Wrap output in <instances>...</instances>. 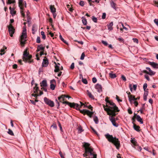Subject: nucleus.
Instances as JSON below:
<instances>
[{"label": "nucleus", "mask_w": 158, "mask_h": 158, "mask_svg": "<svg viewBox=\"0 0 158 158\" xmlns=\"http://www.w3.org/2000/svg\"><path fill=\"white\" fill-rule=\"evenodd\" d=\"M55 69L54 70V71L55 72H59V71L60 70V67H59V66L60 65V64L59 63H58L57 64H56V63H55Z\"/></svg>", "instance_id": "a211bd4d"}, {"label": "nucleus", "mask_w": 158, "mask_h": 158, "mask_svg": "<svg viewBox=\"0 0 158 158\" xmlns=\"http://www.w3.org/2000/svg\"><path fill=\"white\" fill-rule=\"evenodd\" d=\"M97 81V80L95 77H93L92 79V81L94 83H95Z\"/></svg>", "instance_id": "5fc2aeb1"}, {"label": "nucleus", "mask_w": 158, "mask_h": 158, "mask_svg": "<svg viewBox=\"0 0 158 158\" xmlns=\"http://www.w3.org/2000/svg\"><path fill=\"white\" fill-rule=\"evenodd\" d=\"M36 42L37 43H40L41 42L40 37L39 36H38L36 40Z\"/></svg>", "instance_id": "58836bf2"}, {"label": "nucleus", "mask_w": 158, "mask_h": 158, "mask_svg": "<svg viewBox=\"0 0 158 158\" xmlns=\"http://www.w3.org/2000/svg\"><path fill=\"white\" fill-rule=\"evenodd\" d=\"M37 84H35V87H36V88L35 89L34 91V93H35L36 92L38 91V90H39V88H38V87H37Z\"/></svg>", "instance_id": "37998d69"}, {"label": "nucleus", "mask_w": 158, "mask_h": 158, "mask_svg": "<svg viewBox=\"0 0 158 158\" xmlns=\"http://www.w3.org/2000/svg\"><path fill=\"white\" fill-rule=\"evenodd\" d=\"M37 30V28L36 25L35 24H34L32 26V33L33 34H35V32Z\"/></svg>", "instance_id": "6ab92c4d"}, {"label": "nucleus", "mask_w": 158, "mask_h": 158, "mask_svg": "<svg viewBox=\"0 0 158 158\" xmlns=\"http://www.w3.org/2000/svg\"><path fill=\"white\" fill-rule=\"evenodd\" d=\"M26 32H22L20 36L21 39L24 40H26V39L27 37Z\"/></svg>", "instance_id": "dca6fc26"}, {"label": "nucleus", "mask_w": 158, "mask_h": 158, "mask_svg": "<svg viewBox=\"0 0 158 158\" xmlns=\"http://www.w3.org/2000/svg\"><path fill=\"white\" fill-rule=\"evenodd\" d=\"M106 14L105 13H103L102 14V19H104L106 18Z\"/></svg>", "instance_id": "3c124183"}, {"label": "nucleus", "mask_w": 158, "mask_h": 158, "mask_svg": "<svg viewBox=\"0 0 158 158\" xmlns=\"http://www.w3.org/2000/svg\"><path fill=\"white\" fill-rule=\"evenodd\" d=\"M50 9L52 13L56 12V9L55 8L54 6H52V5H50Z\"/></svg>", "instance_id": "b1692460"}, {"label": "nucleus", "mask_w": 158, "mask_h": 158, "mask_svg": "<svg viewBox=\"0 0 158 158\" xmlns=\"http://www.w3.org/2000/svg\"><path fill=\"white\" fill-rule=\"evenodd\" d=\"M128 113L130 114H132V112L131 111V108H129L128 110Z\"/></svg>", "instance_id": "bf43d9fd"}, {"label": "nucleus", "mask_w": 158, "mask_h": 158, "mask_svg": "<svg viewBox=\"0 0 158 158\" xmlns=\"http://www.w3.org/2000/svg\"><path fill=\"white\" fill-rule=\"evenodd\" d=\"M117 39L121 42H123L124 41V40L122 38H118Z\"/></svg>", "instance_id": "0e129e2a"}, {"label": "nucleus", "mask_w": 158, "mask_h": 158, "mask_svg": "<svg viewBox=\"0 0 158 158\" xmlns=\"http://www.w3.org/2000/svg\"><path fill=\"white\" fill-rule=\"evenodd\" d=\"M89 2H96L97 3H98L99 2V0H88Z\"/></svg>", "instance_id": "e433bc0d"}, {"label": "nucleus", "mask_w": 158, "mask_h": 158, "mask_svg": "<svg viewBox=\"0 0 158 158\" xmlns=\"http://www.w3.org/2000/svg\"><path fill=\"white\" fill-rule=\"evenodd\" d=\"M131 142L135 145H136V141H135L134 139H132L131 140Z\"/></svg>", "instance_id": "a18cd8bd"}, {"label": "nucleus", "mask_w": 158, "mask_h": 158, "mask_svg": "<svg viewBox=\"0 0 158 158\" xmlns=\"http://www.w3.org/2000/svg\"><path fill=\"white\" fill-rule=\"evenodd\" d=\"M91 129H92V130H93V132L95 134H96L97 135H98V133L97 132V131L94 129V128L91 127Z\"/></svg>", "instance_id": "864d4df0"}, {"label": "nucleus", "mask_w": 158, "mask_h": 158, "mask_svg": "<svg viewBox=\"0 0 158 158\" xmlns=\"http://www.w3.org/2000/svg\"><path fill=\"white\" fill-rule=\"evenodd\" d=\"M5 51L4 49H1L0 50V55L2 56L4 54V52Z\"/></svg>", "instance_id": "4c0bfd02"}, {"label": "nucleus", "mask_w": 158, "mask_h": 158, "mask_svg": "<svg viewBox=\"0 0 158 158\" xmlns=\"http://www.w3.org/2000/svg\"><path fill=\"white\" fill-rule=\"evenodd\" d=\"M134 42H135L136 43H138V40L136 38H133V39Z\"/></svg>", "instance_id": "4d7b16f0"}, {"label": "nucleus", "mask_w": 158, "mask_h": 158, "mask_svg": "<svg viewBox=\"0 0 158 158\" xmlns=\"http://www.w3.org/2000/svg\"><path fill=\"white\" fill-rule=\"evenodd\" d=\"M136 119L138 122H139L140 123L143 124V122L142 118L139 115H136Z\"/></svg>", "instance_id": "5701e85b"}, {"label": "nucleus", "mask_w": 158, "mask_h": 158, "mask_svg": "<svg viewBox=\"0 0 158 158\" xmlns=\"http://www.w3.org/2000/svg\"><path fill=\"white\" fill-rule=\"evenodd\" d=\"M48 64V59H44L42 63L43 67H46Z\"/></svg>", "instance_id": "2eb2a0df"}, {"label": "nucleus", "mask_w": 158, "mask_h": 158, "mask_svg": "<svg viewBox=\"0 0 158 158\" xmlns=\"http://www.w3.org/2000/svg\"><path fill=\"white\" fill-rule=\"evenodd\" d=\"M147 87V84L146 83H144L143 85V89H144V91L146 90Z\"/></svg>", "instance_id": "49530a36"}, {"label": "nucleus", "mask_w": 158, "mask_h": 158, "mask_svg": "<svg viewBox=\"0 0 158 158\" xmlns=\"http://www.w3.org/2000/svg\"><path fill=\"white\" fill-rule=\"evenodd\" d=\"M17 68V65L16 64H14L13 65V68L14 69H16Z\"/></svg>", "instance_id": "338daca9"}, {"label": "nucleus", "mask_w": 158, "mask_h": 158, "mask_svg": "<svg viewBox=\"0 0 158 158\" xmlns=\"http://www.w3.org/2000/svg\"><path fill=\"white\" fill-rule=\"evenodd\" d=\"M8 31L11 37H12L13 34H14L15 32V29L14 28V27L12 25H10L9 26H8Z\"/></svg>", "instance_id": "9d476101"}, {"label": "nucleus", "mask_w": 158, "mask_h": 158, "mask_svg": "<svg viewBox=\"0 0 158 158\" xmlns=\"http://www.w3.org/2000/svg\"><path fill=\"white\" fill-rule=\"evenodd\" d=\"M109 104L110 106H109L107 104L105 106L103 105V107L105 111L107 113V114L110 115L115 116V112H118L119 110L118 107L114 102L110 101Z\"/></svg>", "instance_id": "f257e3e1"}, {"label": "nucleus", "mask_w": 158, "mask_h": 158, "mask_svg": "<svg viewBox=\"0 0 158 158\" xmlns=\"http://www.w3.org/2000/svg\"><path fill=\"white\" fill-rule=\"evenodd\" d=\"M27 23H28V24H31L30 19L29 18V17L28 16H27Z\"/></svg>", "instance_id": "8fccbe9b"}, {"label": "nucleus", "mask_w": 158, "mask_h": 158, "mask_svg": "<svg viewBox=\"0 0 158 158\" xmlns=\"http://www.w3.org/2000/svg\"><path fill=\"white\" fill-rule=\"evenodd\" d=\"M41 34L42 36V39H43L44 40H45L46 38V36L45 35L44 32L43 31H42L41 32Z\"/></svg>", "instance_id": "f704fd0d"}, {"label": "nucleus", "mask_w": 158, "mask_h": 158, "mask_svg": "<svg viewBox=\"0 0 158 158\" xmlns=\"http://www.w3.org/2000/svg\"><path fill=\"white\" fill-rule=\"evenodd\" d=\"M80 5L81 6H83L84 5V2L83 1H81L80 2Z\"/></svg>", "instance_id": "680f3d73"}, {"label": "nucleus", "mask_w": 158, "mask_h": 158, "mask_svg": "<svg viewBox=\"0 0 158 158\" xmlns=\"http://www.w3.org/2000/svg\"><path fill=\"white\" fill-rule=\"evenodd\" d=\"M44 101L45 103L47 105L51 107H53L54 106V102L45 97L44 98Z\"/></svg>", "instance_id": "0eeeda50"}, {"label": "nucleus", "mask_w": 158, "mask_h": 158, "mask_svg": "<svg viewBox=\"0 0 158 158\" xmlns=\"http://www.w3.org/2000/svg\"><path fill=\"white\" fill-rule=\"evenodd\" d=\"M45 46V45L44 47H43V45L42 44L38 45L37 47V52H38L41 51H44Z\"/></svg>", "instance_id": "ddd939ff"}, {"label": "nucleus", "mask_w": 158, "mask_h": 158, "mask_svg": "<svg viewBox=\"0 0 158 158\" xmlns=\"http://www.w3.org/2000/svg\"><path fill=\"white\" fill-rule=\"evenodd\" d=\"M32 57L31 55L29 54V53L27 52V49H26L24 52L23 56V60L25 62H28L31 63L32 62V60L31 59Z\"/></svg>", "instance_id": "20e7f679"}, {"label": "nucleus", "mask_w": 158, "mask_h": 158, "mask_svg": "<svg viewBox=\"0 0 158 158\" xmlns=\"http://www.w3.org/2000/svg\"><path fill=\"white\" fill-rule=\"evenodd\" d=\"M95 88L97 90L98 92H100L102 91V86L98 84H97L95 86Z\"/></svg>", "instance_id": "4468645a"}, {"label": "nucleus", "mask_w": 158, "mask_h": 158, "mask_svg": "<svg viewBox=\"0 0 158 158\" xmlns=\"http://www.w3.org/2000/svg\"><path fill=\"white\" fill-rule=\"evenodd\" d=\"M54 129H57V126L56 124H53L51 126Z\"/></svg>", "instance_id": "052dcab7"}, {"label": "nucleus", "mask_w": 158, "mask_h": 158, "mask_svg": "<svg viewBox=\"0 0 158 158\" xmlns=\"http://www.w3.org/2000/svg\"><path fill=\"white\" fill-rule=\"evenodd\" d=\"M121 78L124 81H126V79L124 75H122L121 76Z\"/></svg>", "instance_id": "e2e57ef3"}, {"label": "nucleus", "mask_w": 158, "mask_h": 158, "mask_svg": "<svg viewBox=\"0 0 158 158\" xmlns=\"http://www.w3.org/2000/svg\"><path fill=\"white\" fill-rule=\"evenodd\" d=\"M111 7L113 8L114 9H116V4L115 3H114L113 2H112L111 3Z\"/></svg>", "instance_id": "c9c22d12"}, {"label": "nucleus", "mask_w": 158, "mask_h": 158, "mask_svg": "<svg viewBox=\"0 0 158 158\" xmlns=\"http://www.w3.org/2000/svg\"><path fill=\"white\" fill-rule=\"evenodd\" d=\"M59 154H60V155L61 158H64V157L63 156V155L62 154V153L60 151L59 152Z\"/></svg>", "instance_id": "774afa93"}, {"label": "nucleus", "mask_w": 158, "mask_h": 158, "mask_svg": "<svg viewBox=\"0 0 158 158\" xmlns=\"http://www.w3.org/2000/svg\"><path fill=\"white\" fill-rule=\"evenodd\" d=\"M9 9L10 10V13L13 16L16 14V11L14 10V9L13 8H12L11 7H9Z\"/></svg>", "instance_id": "aec40b11"}, {"label": "nucleus", "mask_w": 158, "mask_h": 158, "mask_svg": "<svg viewBox=\"0 0 158 158\" xmlns=\"http://www.w3.org/2000/svg\"><path fill=\"white\" fill-rule=\"evenodd\" d=\"M15 2V0H7L6 1V3L8 4H14Z\"/></svg>", "instance_id": "bb28decb"}, {"label": "nucleus", "mask_w": 158, "mask_h": 158, "mask_svg": "<svg viewBox=\"0 0 158 158\" xmlns=\"http://www.w3.org/2000/svg\"><path fill=\"white\" fill-rule=\"evenodd\" d=\"M105 136L109 142L113 143L115 145L117 149H118L119 148L120 144L118 139L114 137L112 135H110L109 134H106Z\"/></svg>", "instance_id": "7ed1b4c3"}, {"label": "nucleus", "mask_w": 158, "mask_h": 158, "mask_svg": "<svg viewBox=\"0 0 158 158\" xmlns=\"http://www.w3.org/2000/svg\"><path fill=\"white\" fill-rule=\"evenodd\" d=\"M109 75L110 77L112 78H115L116 77L115 74H114L112 73H109Z\"/></svg>", "instance_id": "c756f323"}, {"label": "nucleus", "mask_w": 158, "mask_h": 158, "mask_svg": "<svg viewBox=\"0 0 158 158\" xmlns=\"http://www.w3.org/2000/svg\"><path fill=\"white\" fill-rule=\"evenodd\" d=\"M19 5L20 9H22L23 8V6L24 3V6L25 7H26L27 4L25 1H24L23 0H18Z\"/></svg>", "instance_id": "1a4fd4ad"}, {"label": "nucleus", "mask_w": 158, "mask_h": 158, "mask_svg": "<svg viewBox=\"0 0 158 158\" xmlns=\"http://www.w3.org/2000/svg\"><path fill=\"white\" fill-rule=\"evenodd\" d=\"M87 92L88 93V95L91 99H94V96L91 94L87 90Z\"/></svg>", "instance_id": "7c9ffc66"}, {"label": "nucleus", "mask_w": 158, "mask_h": 158, "mask_svg": "<svg viewBox=\"0 0 158 158\" xmlns=\"http://www.w3.org/2000/svg\"><path fill=\"white\" fill-rule=\"evenodd\" d=\"M133 128L134 129L137 131H139L140 127L139 126L136 125L135 124L133 123Z\"/></svg>", "instance_id": "393cba45"}, {"label": "nucleus", "mask_w": 158, "mask_h": 158, "mask_svg": "<svg viewBox=\"0 0 158 158\" xmlns=\"http://www.w3.org/2000/svg\"><path fill=\"white\" fill-rule=\"evenodd\" d=\"M68 98L69 99V96L65 95H62L58 97V99L60 102L65 104H67L69 106V102L66 101V98Z\"/></svg>", "instance_id": "39448f33"}, {"label": "nucleus", "mask_w": 158, "mask_h": 158, "mask_svg": "<svg viewBox=\"0 0 158 158\" xmlns=\"http://www.w3.org/2000/svg\"><path fill=\"white\" fill-rule=\"evenodd\" d=\"M82 81L85 84H87L88 82L86 79H82Z\"/></svg>", "instance_id": "79ce46f5"}, {"label": "nucleus", "mask_w": 158, "mask_h": 158, "mask_svg": "<svg viewBox=\"0 0 158 158\" xmlns=\"http://www.w3.org/2000/svg\"><path fill=\"white\" fill-rule=\"evenodd\" d=\"M8 131L7 132V133L9 134L12 136L14 135V134L13 132L11 129H9Z\"/></svg>", "instance_id": "2f4dec72"}, {"label": "nucleus", "mask_w": 158, "mask_h": 158, "mask_svg": "<svg viewBox=\"0 0 158 158\" xmlns=\"http://www.w3.org/2000/svg\"><path fill=\"white\" fill-rule=\"evenodd\" d=\"M24 9H20V13L21 14L22 16L23 17H25V15L24 13Z\"/></svg>", "instance_id": "72a5a7b5"}, {"label": "nucleus", "mask_w": 158, "mask_h": 158, "mask_svg": "<svg viewBox=\"0 0 158 158\" xmlns=\"http://www.w3.org/2000/svg\"><path fill=\"white\" fill-rule=\"evenodd\" d=\"M26 41V40H24L21 39L20 41V44L24 45L25 44V42Z\"/></svg>", "instance_id": "ea45409f"}, {"label": "nucleus", "mask_w": 158, "mask_h": 158, "mask_svg": "<svg viewBox=\"0 0 158 158\" xmlns=\"http://www.w3.org/2000/svg\"><path fill=\"white\" fill-rule=\"evenodd\" d=\"M94 120L96 124H98V119L97 116H94Z\"/></svg>", "instance_id": "473e14b6"}, {"label": "nucleus", "mask_w": 158, "mask_h": 158, "mask_svg": "<svg viewBox=\"0 0 158 158\" xmlns=\"http://www.w3.org/2000/svg\"><path fill=\"white\" fill-rule=\"evenodd\" d=\"M92 20L93 21L95 22L96 23L97 22V19L96 18H95L94 17H93L92 18Z\"/></svg>", "instance_id": "603ef678"}, {"label": "nucleus", "mask_w": 158, "mask_h": 158, "mask_svg": "<svg viewBox=\"0 0 158 158\" xmlns=\"http://www.w3.org/2000/svg\"><path fill=\"white\" fill-rule=\"evenodd\" d=\"M70 68L72 69H74V63H73L71 65V66H70Z\"/></svg>", "instance_id": "09e8293b"}, {"label": "nucleus", "mask_w": 158, "mask_h": 158, "mask_svg": "<svg viewBox=\"0 0 158 158\" xmlns=\"http://www.w3.org/2000/svg\"><path fill=\"white\" fill-rule=\"evenodd\" d=\"M85 56V55L84 52L82 53L81 54V56L80 59L81 60H83L84 59V57Z\"/></svg>", "instance_id": "a19ab883"}, {"label": "nucleus", "mask_w": 158, "mask_h": 158, "mask_svg": "<svg viewBox=\"0 0 158 158\" xmlns=\"http://www.w3.org/2000/svg\"><path fill=\"white\" fill-rule=\"evenodd\" d=\"M77 129L78 130V133H80L83 131V130L82 129V128L81 126L78 127Z\"/></svg>", "instance_id": "c85d7f7f"}, {"label": "nucleus", "mask_w": 158, "mask_h": 158, "mask_svg": "<svg viewBox=\"0 0 158 158\" xmlns=\"http://www.w3.org/2000/svg\"><path fill=\"white\" fill-rule=\"evenodd\" d=\"M40 84L41 86L42 87H46L47 85V81L46 80H43L40 83Z\"/></svg>", "instance_id": "f3484780"}, {"label": "nucleus", "mask_w": 158, "mask_h": 158, "mask_svg": "<svg viewBox=\"0 0 158 158\" xmlns=\"http://www.w3.org/2000/svg\"><path fill=\"white\" fill-rule=\"evenodd\" d=\"M80 112L84 114H86L88 116H89V117L91 118L92 117V116L93 114L94 113L92 112H91L89 111L88 110H86L85 109H83V110H80Z\"/></svg>", "instance_id": "6e6552de"}, {"label": "nucleus", "mask_w": 158, "mask_h": 158, "mask_svg": "<svg viewBox=\"0 0 158 158\" xmlns=\"http://www.w3.org/2000/svg\"><path fill=\"white\" fill-rule=\"evenodd\" d=\"M113 25V22H111L109 24L107 25L108 30L109 31H111L113 30V28L112 26Z\"/></svg>", "instance_id": "4be33fe9"}, {"label": "nucleus", "mask_w": 158, "mask_h": 158, "mask_svg": "<svg viewBox=\"0 0 158 158\" xmlns=\"http://www.w3.org/2000/svg\"><path fill=\"white\" fill-rule=\"evenodd\" d=\"M81 19L83 24L85 25H86L87 23V21L86 19L83 17H82Z\"/></svg>", "instance_id": "cd10ccee"}, {"label": "nucleus", "mask_w": 158, "mask_h": 158, "mask_svg": "<svg viewBox=\"0 0 158 158\" xmlns=\"http://www.w3.org/2000/svg\"><path fill=\"white\" fill-rule=\"evenodd\" d=\"M146 69L148 70L149 71V72L146 70H143V73H147L151 76L155 74V73L152 71L150 68L149 67H146Z\"/></svg>", "instance_id": "9b49d317"}, {"label": "nucleus", "mask_w": 158, "mask_h": 158, "mask_svg": "<svg viewBox=\"0 0 158 158\" xmlns=\"http://www.w3.org/2000/svg\"><path fill=\"white\" fill-rule=\"evenodd\" d=\"M148 89L145 90L144 91V95L148 96Z\"/></svg>", "instance_id": "de8ad7c7"}, {"label": "nucleus", "mask_w": 158, "mask_h": 158, "mask_svg": "<svg viewBox=\"0 0 158 158\" xmlns=\"http://www.w3.org/2000/svg\"><path fill=\"white\" fill-rule=\"evenodd\" d=\"M145 78H146L149 81L150 79L149 78V76L148 75H145Z\"/></svg>", "instance_id": "69168bd1"}, {"label": "nucleus", "mask_w": 158, "mask_h": 158, "mask_svg": "<svg viewBox=\"0 0 158 158\" xmlns=\"http://www.w3.org/2000/svg\"><path fill=\"white\" fill-rule=\"evenodd\" d=\"M80 102L81 103L80 106L77 104L70 102V107H73L77 110H80V107H81L82 106H84V107H85V106L84 105V103L81 102Z\"/></svg>", "instance_id": "423d86ee"}, {"label": "nucleus", "mask_w": 158, "mask_h": 158, "mask_svg": "<svg viewBox=\"0 0 158 158\" xmlns=\"http://www.w3.org/2000/svg\"><path fill=\"white\" fill-rule=\"evenodd\" d=\"M50 89L52 90H54L56 87V85H55V84L56 83V81L54 79H52L50 81Z\"/></svg>", "instance_id": "f8f14e48"}, {"label": "nucleus", "mask_w": 158, "mask_h": 158, "mask_svg": "<svg viewBox=\"0 0 158 158\" xmlns=\"http://www.w3.org/2000/svg\"><path fill=\"white\" fill-rule=\"evenodd\" d=\"M113 116H114L112 115V116L110 117V120L111 122L115 120V118L113 117Z\"/></svg>", "instance_id": "c03bdc74"}, {"label": "nucleus", "mask_w": 158, "mask_h": 158, "mask_svg": "<svg viewBox=\"0 0 158 158\" xmlns=\"http://www.w3.org/2000/svg\"><path fill=\"white\" fill-rule=\"evenodd\" d=\"M154 22L158 26V19H154Z\"/></svg>", "instance_id": "6e6d98bb"}, {"label": "nucleus", "mask_w": 158, "mask_h": 158, "mask_svg": "<svg viewBox=\"0 0 158 158\" xmlns=\"http://www.w3.org/2000/svg\"><path fill=\"white\" fill-rule=\"evenodd\" d=\"M90 144L88 143H84V147L85 152L83 154L86 158H97V155L94 151L93 148L89 147Z\"/></svg>", "instance_id": "f03ea898"}, {"label": "nucleus", "mask_w": 158, "mask_h": 158, "mask_svg": "<svg viewBox=\"0 0 158 158\" xmlns=\"http://www.w3.org/2000/svg\"><path fill=\"white\" fill-rule=\"evenodd\" d=\"M102 43L103 44H104L105 46H107L108 45L107 42L106 41L102 40Z\"/></svg>", "instance_id": "13d9d810"}, {"label": "nucleus", "mask_w": 158, "mask_h": 158, "mask_svg": "<svg viewBox=\"0 0 158 158\" xmlns=\"http://www.w3.org/2000/svg\"><path fill=\"white\" fill-rule=\"evenodd\" d=\"M150 64L154 68H158V64L154 62H150Z\"/></svg>", "instance_id": "412c9836"}, {"label": "nucleus", "mask_w": 158, "mask_h": 158, "mask_svg": "<svg viewBox=\"0 0 158 158\" xmlns=\"http://www.w3.org/2000/svg\"><path fill=\"white\" fill-rule=\"evenodd\" d=\"M130 102H131L133 100L134 101L135 96L132 95H130L128 96Z\"/></svg>", "instance_id": "a878e982"}]
</instances>
